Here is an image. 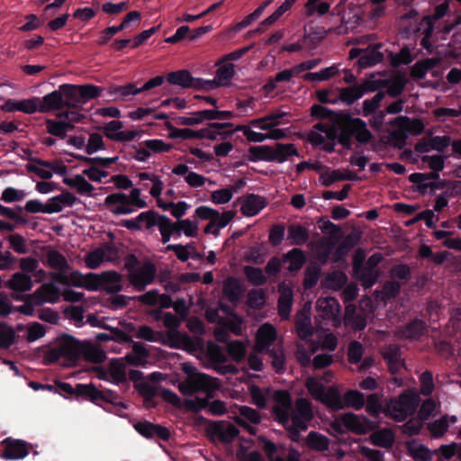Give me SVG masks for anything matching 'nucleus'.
<instances>
[{"label": "nucleus", "instance_id": "37", "mask_svg": "<svg viewBox=\"0 0 461 461\" xmlns=\"http://www.w3.org/2000/svg\"><path fill=\"white\" fill-rule=\"evenodd\" d=\"M135 337L149 342H163L165 345L167 341V337L165 338L162 331H155L148 325L140 326L136 330Z\"/></svg>", "mask_w": 461, "mask_h": 461}, {"label": "nucleus", "instance_id": "42", "mask_svg": "<svg viewBox=\"0 0 461 461\" xmlns=\"http://www.w3.org/2000/svg\"><path fill=\"white\" fill-rule=\"evenodd\" d=\"M456 423L457 421V419L456 416H452L450 418L448 417H442L429 425V429L431 433V435L435 438L441 437L445 434V432L447 430L449 427V422Z\"/></svg>", "mask_w": 461, "mask_h": 461}, {"label": "nucleus", "instance_id": "23", "mask_svg": "<svg viewBox=\"0 0 461 461\" xmlns=\"http://www.w3.org/2000/svg\"><path fill=\"white\" fill-rule=\"evenodd\" d=\"M276 339V329L268 323L263 324L257 332L256 349L262 351L267 349Z\"/></svg>", "mask_w": 461, "mask_h": 461}, {"label": "nucleus", "instance_id": "31", "mask_svg": "<svg viewBox=\"0 0 461 461\" xmlns=\"http://www.w3.org/2000/svg\"><path fill=\"white\" fill-rule=\"evenodd\" d=\"M100 396V390L94 384H76V398L88 400L95 404H98V397Z\"/></svg>", "mask_w": 461, "mask_h": 461}, {"label": "nucleus", "instance_id": "61", "mask_svg": "<svg viewBox=\"0 0 461 461\" xmlns=\"http://www.w3.org/2000/svg\"><path fill=\"white\" fill-rule=\"evenodd\" d=\"M27 196V193L24 190H19L14 187H6L3 193L1 199L5 203H14L23 201Z\"/></svg>", "mask_w": 461, "mask_h": 461}, {"label": "nucleus", "instance_id": "22", "mask_svg": "<svg viewBox=\"0 0 461 461\" xmlns=\"http://www.w3.org/2000/svg\"><path fill=\"white\" fill-rule=\"evenodd\" d=\"M101 288L106 291L107 294H115L122 291V276L114 271H104L100 274Z\"/></svg>", "mask_w": 461, "mask_h": 461}, {"label": "nucleus", "instance_id": "21", "mask_svg": "<svg viewBox=\"0 0 461 461\" xmlns=\"http://www.w3.org/2000/svg\"><path fill=\"white\" fill-rule=\"evenodd\" d=\"M373 84L366 81L361 85L345 87L340 90V99L348 104H353L356 100L361 98L366 93L373 91Z\"/></svg>", "mask_w": 461, "mask_h": 461}, {"label": "nucleus", "instance_id": "3", "mask_svg": "<svg viewBox=\"0 0 461 461\" xmlns=\"http://www.w3.org/2000/svg\"><path fill=\"white\" fill-rule=\"evenodd\" d=\"M124 268L128 270V280L137 291H143L150 285L156 276L157 268L150 261L140 264L134 254H129L124 258Z\"/></svg>", "mask_w": 461, "mask_h": 461}, {"label": "nucleus", "instance_id": "62", "mask_svg": "<svg viewBox=\"0 0 461 461\" xmlns=\"http://www.w3.org/2000/svg\"><path fill=\"white\" fill-rule=\"evenodd\" d=\"M235 215L236 212L234 211H226L220 213L215 210V214L212 218L211 221L216 228L222 229L231 221Z\"/></svg>", "mask_w": 461, "mask_h": 461}, {"label": "nucleus", "instance_id": "30", "mask_svg": "<svg viewBox=\"0 0 461 461\" xmlns=\"http://www.w3.org/2000/svg\"><path fill=\"white\" fill-rule=\"evenodd\" d=\"M23 209L30 213L42 212L48 214L58 213L62 211V207H60L58 204H50L49 201L46 204H43L41 201L37 199L27 201Z\"/></svg>", "mask_w": 461, "mask_h": 461}, {"label": "nucleus", "instance_id": "48", "mask_svg": "<svg viewBox=\"0 0 461 461\" xmlns=\"http://www.w3.org/2000/svg\"><path fill=\"white\" fill-rule=\"evenodd\" d=\"M49 202L50 204H58L63 208V206L72 207L75 203H79L80 200L71 192L62 189L60 194L50 198Z\"/></svg>", "mask_w": 461, "mask_h": 461}, {"label": "nucleus", "instance_id": "29", "mask_svg": "<svg viewBox=\"0 0 461 461\" xmlns=\"http://www.w3.org/2000/svg\"><path fill=\"white\" fill-rule=\"evenodd\" d=\"M131 344L132 352L126 355L125 359L131 366H142L145 363V358L149 357V351L145 345L141 342L133 341Z\"/></svg>", "mask_w": 461, "mask_h": 461}, {"label": "nucleus", "instance_id": "12", "mask_svg": "<svg viewBox=\"0 0 461 461\" xmlns=\"http://www.w3.org/2000/svg\"><path fill=\"white\" fill-rule=\"evenodd\" d=\"M30 444L22 439L6 438L0 442V458L5 460L23 459L29 455Z\"/></svg>", "mask_w": 461, "mask_h": 461}, {"label": "nucleus", "instance_id": "53", "mask_svg": "<svg viewBox=\"0 0 461 461\" xmlns=\"http://www.w3.org/2000/svg\"><path fill=\"white\" fill-rule=\"evenodd\" d=\"M251 442L245 440L240 444L237 451V456L240 461H262L259 453L257 451H249Z\"/></svg>", "mask_w": 461, "mask_h": 461}, {"label": "nucleus", "instance_id": "16", "mask_svg": "<svg viewBox=\"0 0 461 461\" xmlns=\"http://www.w3.org/2000/svg\"><path fill=\"white\" fill-rule=\"evenodd\" d=\"M134 429L146 438H158L167 441L171 437V433L168 429L148 420L136 422L134 424Z\"/></svg>", "mask_w": 461, "mask_h": 461}, {"label": "nucleus", "instance_id": "10", "mask_svg": "<svg viewBox=\"0 0 461 461\" xmlns=\"http://www.w3.org/2000/svg\"><path fill=\"white\" fill-rule=\"evenodd\" d=\"M336 131L330 125L317 124L308 134L309 142L326 151H332L335 146Z\"/></svg>", "mask_w": 461, "mask_h": 461}, {"label": "nucleus", "instance_id": "51", "mask_svg": "<svg viewBox=\"0 0 461 461\" xmlns=\"http://www.w3.org/2000/svg\"><path fill=\"white\" fill-rule=\"evenodd\" d=\"M111 96L120 95L122 97L133 95H136L142 93L140 87H137L135 84H127L124 86H112L107 89Z\"/></svg>", "mask_w": 461, "mask_h": 461}, {"label": "nucleus", "instance_id": "39", "mask_svg": "<svg viewBox=\"0 0 461 461\" xmlns=\"http://www.w3.org/2000/svg\"><path fill=\"white\" fill-rule=\"evenodd\" d=\"M84 276L85 275L78 270H73L68 276L64 273H56L53 275V278L59 283L75 287H83Z\"/></svg>", "mask_w": 461, "mask_h": 461}, {"label": "nucleus", "instance_id": "55", "mask_svg": "<svg viewBox=\"0 0 461 461\" xmlns=\"http://www.w3.org/2000/svg\"><path fill=\"white\" fill-rule=\"evenodd\" d=\"M306 443L309 447L318 450V451L325 450L329 447L328 438L321 434L316 433V432L309 433V435L307 437Z\"/></svg>", "mask_w": 461, "mask_h": 461}, {"label": "nucleus", "instance_id": "60", "mask_svg": "<svg viewBox=\"0 0 461 461\" xmlns=\"http://www.w3.org/2000/svg\"><path fill=\"white\" fill-rule=\"evenodd\" d=\"M105 149V145L103 140V136L99 133H91L89 135L88 142L86 146V152L88 155H92L98 150Z\"/></svg>", "mask_w": 461, "mask_h": 461}, {"label": "nucleus", "instance_id": "18", "mask_svg": "<svg viewBox=\"0 0 461 461\" xmlns=\"http://www.w3.org/2000/svg\"><path fill=\"white\" fill-rule=\"evenodd\" d=\"M39 97H32L16 101L14 99L6 100L1 106V110L6 113L23 112L27 114H32L37 112Z\"/></svg>", "mask_w": 461, "mask_h": 461}, {"label": "nucleus", "instance_id": "8", "mask_svg": "<svg viewBox=\"0 0 461 461\" xmlns=\"http://www.w3.org/2000/svg\"><path fill=\"white\" fill-rule=\"evenodd\" d=\"M305 385L315 400L335 410L343 409L341 397L337 389L332 387L326 389L322 384L312 377H309L306 380Z\"/></svg>", "mask_w": 461, "mask_h": 461}, {"label": "nucleus", "instance_id": "11", "mask_svg": "<svg viewBox=\"0 0 461 461\" xmlns=\"http://www.w3.org/2000/svg\"><path fill=\"white\" fill-rule=\"evenodd\" d=\"M135 389L144 399V406L148 409L157 405L155 398L160 395L167 402L173 404V392L159 386L143 382L135 384Z\"/></svg>", "mask_w": 461, "mask_h": 461}, {"label": "nucleus", "instance_id": "4", "mask_svg": "<svg viewBox=\"0 0 461 461\" xmlns=\"http://www.w3.org/2000/svg\"><path fill=\"white\" fill-rule=\"evenodd\" d=\"M235 131H241L249 142L280 140L286 136L285 130L273 128L265 116L251 121L248 125L238 126Z\"/></svg>", "mask_w": 461, "mask_h": 461}, {"label": "nucleus", "instance_id": "52", "mask_svg": "<svg viewBox=\"0 0 461 461\" xmlns=\"http://www.w3.org/2000/svg\"><path fill=\"white\" fill-rule=\"evenodd\" d=\"M234 75V66L230 63H224L220 66L216 72L215 79L212 81L217 83V87L225 85Z\"/></svg>", "mask_w": 461, "mask_h": 461}, {"label": "nucleus", "instance_id": "43", "mask_svg": "<svg viewBox=\"0 0 461 461\" xmlns=\"http://www.w3.org/2000/svg\"><path fill=\"white\" fill-rule=\"evenodd\" d=\"M16 339L15 330L5 322H0V348L7 349Z\"/></svg>", "mask_w": 461, "mask_h": 461}, {"label": "nucleus", "instance_id": "63", "mask_svg": "<svg viewBox=\"0 0 461 461\" xmlns=\"http://www.w3.org/2000/svg\"><path fill=\"white\" fill-rule=\"evenodd\" d=\"M274 155L278 160L284 161L289 156H298V153L294 144H277L275 147Z\"/></svg>", "mask_w": 461, "mask_h": 461}, {"label": "nucleus", "instance_id": "2", "mask_svg": "<svg viewBox=\"0 0 461 461\" xmlns=\"http://www.w3.org/2000/svg\"><path fill=\"white\" fill-rule=\"evenodd\" d=\"M82 355V344L73 336L65 334L61 336L56 346L47 350L43 355L46 365L57 363L64 358L65 366H75Z\"/></svg>", "mask_w": 461, "mask_h": 461}, {"label": "nucleus", "instance_id": "5", "mask_svg": "<svg viewBox=\"0 0 461 461\" xmlns=\"http://www.w3.org/2000/svg\"><path fill=\"white\" fill-rule=\"evenodd\" d=\"M104 205L109 208L113 214L124 215L133 212L135 211L133 206L138 208L146 207L147 203L140 198V189L133 188L130 195L122 192L108 194L104 199Z\"/></svg>", "mask_w": 461, "mask_h": 461}, {"label": "nucleus", "instance_id": "49", "mask_svg": "<svg viewBox=\"0 0 461 461\" xmlns=\"http://www.w3.org/2000/svg\"><path fill=\"white\" fill-rule=\"evenodd\" d=\"M223 293L230 301H237L242 293L240 282L232 277L228 278L223 284Z\"/></svg>", "mask_w": 461, "mask_h": 461}, {"label": "nucleus", "instance_id": "19", "mask_svg": "<svg viewBox=\"0 0 461 461\" xmlns=\"http://www.w3.org/2000/svg\"><path fill=\"white\" fill-rule=\"evenodd\" d=\"M296 330L298 336L308 340L313 334V327L311 320V306L305 305L296 315Z\"/></svg>", "mask_w": 461, "mask_h": 461}, {"label": "nucleus", "instance_id": "47", "mask_svg": "<svg viewBox=\"0 0 461 461\" xmlns=\"http://www.w3.org/2000/svg\"><path fill=\"white\" fill-rule=\"evenodd\" d=\"M344 407H351L357 410L361 409L365 405L364 394L358 391H348L341 399Z\"/></svg>", "mask_w": 461, "mask_h": 461}, {"label": "nucleus", "instance_id": "64", "mask_svg": "<svg viewBox=\"0 0 461 461\" xmlns=\"http://www.w3.org/2000/svg\"><path fill=\"white\" fill-rule=\"evenodd\" d=\"M436 63L437 60L435 59H426L416 63L411 69L412 77L418 78L423 77L429 70L434 68Z\"/></svg>", "mask_w": 461, "mask_h": 461}, {"label": "nucleus", "instance_id": "20", "mask_svg": "<svg viewBox=\"0 0 461 461\" xmlns=\"http://www.w3.org/2000/svg\"><path fill=\"white\" fill-rule=\"evenodd\" d=\"M37 112L45 113L52 111H58L64 108V98L59 89L45 95L41 99L39 98Z\"/></svg>", "mask_w": 461, "mask_h": 461}, {"label": "nucleus", "instance_id": "38", "mask_svg": "<svg viewBox=\"0 0 461 461\" xmlns=\"http://www.w3.org/2000/svg\"><path fill=\"white\" fill-rule=\"evenodd\" d=\"M81 357L95 364L104 363L106 359L105 352L99 347L93 344L82 345Z\"/></svg>", "mask_w": 461, "mask_h": 461}, {"label": "nucleus", "instance_id": "36", "mask_svg": "<svg viewBox=\"0 0 461 461\" xmlns=\"http://www.w3.org/2000/svg\"><path fill=\"white\" fill-rule=\"evenodd\" d=\"M47 264L53 269L63 273L70 269L66 257L56 249H50L47 253Z\"/></svg>", "mask_w": 461, "mask_h": 461}, {"label": "nucleus", "instance_id": "13", "mask_svg": "<svg viewBox=\"0 0 461 461\" xmlns=\"http://www.w3.org/2000/svg\"><path fill=\"white\" fill-rule=\"evenodd\" d=\"M175 86L198 90H212L217 88V83L194 77L188 70L185 69L175 72Z\"/></svg>", "mask_w": 461, "mask_h": 461}, {"label": "nucleus", "instance_id": "28", "mask_svg": "<svg viewBox=\"0 0 461 461\" xmlns=\"http://www.w3.org/2000/svg\"><path fill=\"white\" fill-rule=\"evenodd\" d=\"M280 297L278 300V312L282 318L287 319L292 306L293 291L290 285L282 284L279 286Z\"/></svg>", "mask_w": 461, "mask_h": 461}, {"label": "nucleus", "instance_id": "17", "mask_svg": "<svg viewBox=\"0 0 461 461\" xmlns=\"http://www.w3.org/2000/svg\"><path fill=\"white\" fill-rule=\"evenodd\" d=\"M316 311L319 316L324 320L334 321V324L339 323V303L333 297L320 298L316 302Z\"/></svg>", "mask_w": 461, "mask_h": 461}, {"label": "nucleus", "instance_id": "9", "mask_svg": "<svg viewBox=\"0 0 461 461\" xmlns=\"http://www.w3.org/2000/svg\"><path fill=\"white\" fill-rule=\"evenodd\" d=\"M139 221H145L146 229L149 230L157 226L162 237V242L167 243L173 235V222L165 215H161L153 210L142 212L138 215Z\"/></svg>", "mask_w": 461, "mask_h": 461}, {"label": "nucleus", "instance_id": "58", "mask_svg": "<svg viewBox=\"0 0 461 461\" xmlns=\"http://www.w3.org/2000/svg\"><path fill=\"white\" fill-rule=\"evenodd\" d=\"M182 138V139H191V138H208V139H215V135L210 132H207L205 130H201L198 131H193L190 129H175V138Z\"/></svg>", "mask_w": 461, "mask_h": 461}, {"label": "nucleus", "instance_id": "33", "mask_svg": "<svg viewBox=\"0 0 461 461\" xmlns=\"http://www.w3.org/2000/svg\"><path fill=\"white\" fill-rule=\"evenodd\" d=\"M383 357L386 361L389 370L394 374L403 366L399 354V348L396 346H388L382 351Z\"/></svg>", "mask_w": 461, "mask_h": 461}, {"label": "nucleus", "instance_id": "24", "mask_svg": "<svg viewBox=\"0 0 461 461\" xmlns=\"http://www.w3.org/2000/svg\"><path fill=\"white\" fill-rule=\"evenodd\" d=\"M6 287L14 292L24 293L33 286V281L30 276L23 272L14 273L6 282Z\"/></svg>", "mask_w": 461, "mask_h": 461}, {"label": "nucleus", "instance_id": "59", "mask_svg": "<svg viewBox=\"0 0 461 461\" xmlns=\"http://www.w3.org/2000/svg\"><path fill=\"white\" fill-rule=\"evenodd\" d=\"M104 260V252L101 249L90 251L85 258L86 266L90 269L98 268Z\"/></svg>", "mask_w": 461, "mask_h": 461}, {"label": "nucleus", "instance_id": "57", "mask_svg": "<svg viewBox=\"0 0 461 461\" xmlns=\"http://www.w3.org/2000/svg\"><path fill=\"white\" fill-rule=\"evenodd\" d=\"M288 239L291 240V243L301 245L307 241L308 240V232L307 230L299 225L291 226L288 229Z\"/></svg>", "mask_w": 461, "mask_h": 461}, {"label": "nucleus", "instance_id": "1", "mask_svg": "<svg viewBox=\"0 0 461 461\" xmlns=\"http://www.w3.org/2000/svg\"><path fill=\"white\" fill-rule=\"evenodd\" d=\"M275 404L273 411L278 420L285 424L289 431V436L292 440H299V433L305 430L308 427V422L312 418V411L310 402L305 399H298L296 402L295 412L292 415L291 422L289 423V413L292 404V399L286 391H276L273 395Z\"/></svg>", "mask_w": 461, "mask_h": 461}, {"label": "nucleus", "instance_id": "54", "mask_svg": "<svg viewBox=\"0 0 461 461\" xmlns=\"http://www.w3.org/2000/svg\"><path fill=\"white\" fill-rule=\"evenodd\" d=\"M175 254L182 261H186L189 258H202L193 244H188L186 246L175 245Z\"/></svg>", "mask_w": 461, "mask_h": 461}, {"label": "nucleus", "instance_id": "6", "mask_svg": "<svg viewBox=\"0 0 461 461\" xmlns=\"http://www.w3.org/2000/svg\"><path fill=\"white\" fill-rule=\"evenodd\" d=\"M183 370L187 375V378L185 383H181L178 385L181 393L190 394L201 390L210 395L219 388V384L215 379L207 375L197 373L192 366L183 364Z\"/></svg>", "mask_w": 461, "mask_h": 461}, {"label": "nucleus", "instance_id": "32", "mask_svg": "<svg viewBox=\"0 0 461 461\" xmlns=\"http://www.w3.org/2000/svg\"><path fill=\"white\" fill-rule=\"evenodd\" d=\"M100 402L111 404L118 414L127 409V405L121 401L120 395L110 389L100 390L97 405H100Z\"/></svg>", "mask_w": 461, "mask_h": 461}, {"label": "nucleus", "instance_id": "25", "mask_svg": "<svg viewBox=\"0 0 461 461\" xmlns=\"http://www.w3.org/2000/svg\"><path fill=\"white\" fill-rule=\"evenodd\" d=\"M149 315L156 321H162L163 325L167 328L166 345L173 348V313L165 312L161 308H156L149 312Z\"/></svg>", "mask_w": 461, "mask_h": 461}, {"label": "nucleus", "instance_id": "15", "mask_svg": "<svg viewBox=\"0 0 461 461\" xmlns=\"http://www.w3.org/2000/svg\"><path fill=\"white\" fill-rule=\"evenodd\" d=\"M241 213L246 217H253L258 214L267 204L265 197L249 194L243 195L238 200Z\"/></svg>", "mask_w": 461, "mask_h": 461}, {"label": "nucleus", "instance_id": "41", "mask_svg": "<svg viewBox=\"0 0 461 461\" xmlns=\"http://www.w3.org/2000/svg\"><path fill=\"white\" fill-rule=\"evenodd\" d=\"M285 262L289 271H297L303 266L305 256L301 249H294L285 256Z\"/></svg>", "mask_w": 461, "mask_h": 461}, {"label": "nucleus", "instance_id": "46", "mask_svg": "<svg viewBox=\"0 0 461 461\" xmlns=\"http://www.w3.org/2000/svg\"><path fill=\"white\" fill-rule=\"evenodd\" d=\"M371 441L379 447H389L393 445L394 437L390 429H381L374 432L371 437Z\"/></svg>", "mask_w": 461, "mask_h": 461}, {"label": "nucleus", "instance_id": "40", "mask_svg": "<svg viewBox=\"0 0 461 461\" xmlns=\"http://www.w3.org/2000/svg\"><path fill=\"white\" fill-rule=\"evenodd\" d=\"M198 234V223L189 219L179 220L175 222V235H185L188 238L196 237Z\"/></svg>", "mask_w": 461, "mask_h": 461}, {"label": "nucleus", "instance_id": "7", "mask_svg": "<svg viewBox=\"0 0 461 461\" xmlns=\"http://www.w3.org/2000/svg\"><path fill=\"white\" fill-rule=\"evenodd\" d=\"M419 402V394L415 391L407 390L398 399L388 402L386 412L396 420H403L415 411Z\"/></svg>", "mask_w": 461, "mask_h": 461}, {"label": "nucleus", "instance_id": "35", "mask_svg": "<svg viewBox=\"0 0 461 461\" xmlns=\"http://www.w3.org/2000/svg\"><path fill=\"white\" fill-rule=\"evenodd\" d=\"M379 46L375 45L363 50L358 64L361 68L372 67L383 59V54L378 50Z\"/></svg>", "mask_w": 461, "mask_h": 461}, {"label": "nucleus", "instance_id": "45", "mask_svg": "<svg viewBox=\"0 0 461 461\" xmlns=\"http://www.w3.org/2000/svg\"><path fill=\"white\" fill-rule=\"evenodd\" d=\"M304 8L307 16L314 14L323 15L329 12L330 5L321 0H307Z\"/></svg>", "mask_w": 461, "mask_h": 461}, {"label": "nucleus", "instance_id": "14", "mask_svg": "<svg viewBox=\"0 0 461 461\" xmlns=\"http://www.w3.org/2000/svg\"><path fill=\"white\" fill-rule=\"evenodd\" d=\"M343 425L347 429L357 434H365L371 429L370 422L363 416L353 413H346L334 421V428L341 430L340 426Z\"/></svg>", "mask_w": 461, "mask_h": 461}, {"label": "nucleus", "instance_id": "44", "mask_svg": "<svg viewBox=\"0 0 461 461\" xmlns=\"http://www.w3.org/2000/svg\"><path fill=\"white\" fill-rule=\"evenodd\" d=\"M348 128L352 129V131L356 135V138L360 142H367L370 140L371 133L366 129V125L364 122L359 119L351 120L348 122Z\"/></svg>", "mask_w": 461, "mask_h": 461}, {"label": "nucleus", "instance_id": "26", "mask_svg": "<svg viewBox=\"0 0 461 461\" xmlns=\"http://www.w3.org/2000/svg\"><path fill=\"white\" fill-rule=\"evenodd\" d=\"M64 98V107L77 108L79 106L81 97L79 95V86L71 84H63L59 86Z\"/></svg>", "mask_w": 461, "mask_h": 461}, {"label": "nucleus", "instance_id": "27", "mask_svg": "<svg viewBox=\"0 0 461 461\" xmlns=\"http://www.w3.org/2000/svg\"><path fill=\"white\" fill-rule=\"evenodd\" d=\"M240 415L235 418V420L240 426H243L251 434H255L253 427L249 426L247 422L249 421L258 424L261 420L260 415L252 408L248 406L239 407Z\"/></svg>", "mask_w": 461, "mask_h": 461}, {"label": "nucleus", "instance_id": "34", "mask_svg": "<svg viewBox=\"0 0 461 461\" xmlns=\"http://www.w3.org/2000/svg\"><path fill=\"white\" fill-rule=\"evenodd\" d=\"M407 448L415 461H431L432 452L421 443L411 440L407 443Z\"/></svg>", "mask_w": 461, "mask_h": 461}, {"label": "nucleus", "instance_id": "50", "mask_svg": "<svg viewBox=\"0 0 461 461\" xmlns=\"http://www.w3.org/2000/svg\"><path fill=\"white\" fill-rule=\"evenodd\" d=\"M219 438L224 442H230L238 435V429L232 424L221 422L214 426Z\"/></svg>", "mask_w": 461, "mask_h": 461}, {"label": "nucleus", "instance_id": "56", "mask_svg": "<svg viewBox=\"0 0 461 461\" xmlns=\"http://www.w3.org/2000/svg\"><path fill=\"white\" fill-rule=\"evenodd\" d=\"M104 89V88L103 87L91 84L79 86V95L81 97L82 104L86 103L88 100L99 97L102 90Z\"/></svg>", "mask_w": 461, "mask_h": 461}]
</instances>
